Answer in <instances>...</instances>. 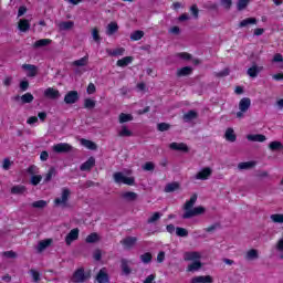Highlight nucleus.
I'll return each instance as SVG.
<instances>
[{
	"label": "nucleus",
	"instance_id": "14",
	"mask_svg": "<svg viewBox=\"0 0 283 283\" xmlns=\"http://www.w3.org/2000/svg\"><path fill=\"white\" fill-rule=\"evenodd\" d=\"M211 174H212L211 168L206 167V168H203L201 171H199V172L196 175V179H197V180H208L209 177L211 176Z\"/></svg>",
	"mask_w": 283,
	"mask_h": 283
},
{
	"label": "nucleus",
	"instance_id": "36",
	"mask_svg": "<svg viewBox=\"0 0 283 283\" xmlns=\"http://www.w3.org/2000/svg\"><path fill=\"white\" fill-rule=\"evenodd\" d=\"M224 136H226V140H228L229 143H235L237 136H235L233 128H228L226 130Z\"/></svg>",
	"mask_w": 283,
	"mask_h": 283
},
{
	"label": "nucleus",
	"instance_id": "47",
	"mask_svg": "<svg viewBox=\"0 0 283 283\" xmlns=\"http://www.w3.org/2000/svg\"><path fill=\"white\" fill-rule=\"evenodd\" d=\"M176 235H178V238H187L189 235V231L185 228L177 227Z\"/></svg>",
	"mask_w": 283,
	"mask_h": 283
},
{
	"label": "nucleus",
	"instance_id": "23",
	"mask_svg": "<svg viewBox=\"0 0 283 283\" xmlns=\"http://www.w3.org/2000/svg\"><path fill=\"white\" fill-rule=\"evenodd\" d=\"M185 123H191V120H196L198 118V113L196 111H189L182 116Z\"/></svg>",
	"mask_w": 283,
	"mask_h": 283
},
{
	"label": "nucleus",
	"instance_id": "26",
	"mask_svg": "<svg viewBox=\"0 0 283 283\" xmlns=\"http://www.w3.org/2000/svg\"><path fill=\"white\" fill-rule=\"evenodd\" d=\"M178 189H180V184L175 181V182L167 184L164 191L166 193H172V191H178Z\"/></svg>",
	"mask_w": 283,
	"mask_h": 283
},
{
	"label": "nucleus",
	"instance_id": "30",
	"mask_svg": "<svg viewBox=\"0 0 283 283\" xmlns=\"http://www.w3.org/2000/svg\"><path fill=\"white\" fill-rule=\"evenodd\" d=\"M261 70V66L253 65L252 67L248 69V75H250L251 78H255L260 74Z\"/></svg>",
	"mask_w": 283,
	"mask_h": 283
},
{
	"label": "nucleus",
	"instance_id": "10",
	"mask_svg": "<svg viewBox=\"0 0 283 283\" xmlns=\"http://www.w3.org/2000/svg\"><path fill=\"white\" fill-rule=\"evenodd\" d=\"M96 282L98 283H109V274L105 268L101 269L96 275Z\"/></svg>",
	"mask_w": 283,
	"mask_h": 283
},
{
	"label": "nucleus",
	"instance_id": "5",
	"mask_svg": "<svg viewBox=\"0 0 283 283\" xmlns=\"http://www.w3.org/2000/svg\"><path fill=\"white\" fill-rule=\"evenodd\" d=\"M78 102V92L76 91H70L65 96H64V103L66 105H74V103Z\"/></svg>",
	"mask_w": 283,
	"mask_h": 283
},
{
	"label": "nucleus",
	"instance_id": "6",
	"mask_svg": "<svg viewBox=\"0 0 283 283\" xmlns=\"http://www.w3.org/2000/svg\"><path fill=\"white\" fill-rule=\"evenodd\" d=\"M22 70H25V72H28L27 76H29L30 78H34V76H36V74L39 73V69L36 67V65L33 64H23Z\"/></svg>",
	"mask_w": 283,
	"mask_h": 283
},
{
	"label": "nucleus",
	"instance_id": "1",
	"mask_svg": "<svg viewBox=\"0 0 283 283\" xmlns=\"http://www.w3.org/2000/svg\"><path fill=\"white\" fill-rule=\"evenodd\" d=\"M71 193L72 192L69 190V188H63L61 197L54 199L55 207H62L65 209L67 207Z\"/></svg>",
	"mask_w": 283,
	"mask_h": 283
},
{
	"label": "nucleus",
	"instance_id": "59",
	"mask_svg": "<svg viewBox=\"0 0 283 283\" xmlns=\"http://www.w3.org/2000/svg\"><path fill=\"white\" fill-rule=\"evenodd\" d=\"M144 171H154L156 169V165L154 163L148 161L143 166Z\"/></svg>",
	"mask_w": 283,
	"mask_h": 283
},
{
	"label": "nucleus",
	"instance_id": "60",
	"mask_svg": "<svg viewBox=\"0 0 283 283\" xmlns=\"http://www.w3.org/2000/svg\"><path fill=\"white\" fill-rule=\"evenodd\" d=\"M123 54H125V49L123 48L115 49L112 52V56H123Z\"/></svg>",
	"mask_w": 283,
	"mask_h": 283
},
{
	"label": "nucleus",
	"instance_id": "35",
	"mask_svg": "<svg viewBox=\"0 0 283 283\" xmlns=\"http://www.w3.org/2000/svg\"><path fill=\"white\" fill-rule=\"evenodd\" d=\"M255 23H258V19L247 18L240 22L239 28H247V25H255Z\"/></svg>",
	"mask_w": 283,
	"mask_h": 283
},
{
	"label": "nucleus",
	"instance_id": "22",
	"mask_svg": "<svg viewBox=\"0 0 283 283\" xmlns=\"http://www.w3.org/2000/svg\"><path fill=\"white\" fill-rule=\"evenodd\" d=\"M19 98H21L22 105H25V104L32 103V101H34V95H32V93H25L21 97L19 95L15 96V101H19Z\"/></svg>",
	"mask_w": 283,
	"mask_h": 283
},
{
	"label": "nucleus",
	"instance_id": "42",
	"mask_svg": "<svg viewBox=\"0 0 283 283\" xmlns=\"http://www.w3.org/2000/svg\"><path fill=\"white\" fill-rule=\"evenodd\" d=\"M122 271L124 275H129L132 273V268H129V263H127V260H122Z\"/></svg>",
	"mask_w": 283,
	"mask_h": 283
},
{
	"label": "nucleus",
	"instance_id": "41",
	"mask_svg": "<svg viewBox=\"0 0 283 283\" xmlns=\"http://www.w3.org/2000/svg\"><path fill=\"white\" fill-rule=\"evenodd\" d=\"M145 36V32L137 30L130 34V41H140Z\"/></svg>",
	"mask_w": 283,
	"mask_h": 283
},
{
	"label": "nucleus",
	"instance_id": "13",
	"mask_svg": "<svg viewBox=\"0 0 283 283\" xmlns=\"http://www.w3.org/2000/svg\"><path fill=\"white\" fill-rule=\"evenodd\" d=\"M136 242H138V238L136 237H126L120 241V244H123L124 249H132Z\"/></svg>",
	"mask_w": 283,
	"mask_h": 283
},
{
	"label": "nucleus",
	"instance_id": "31",
	"mask_svg": "<svg viewBox=\"0 0 283 283\" xmlns=\"http://www.w3.org/2000/svg\"><path fill=\"white\" fill-rule=\"evenodd\" d=\"M50 43H52L51 39H41L34 42L33 48H46V45H50Z\"/></svg>",
	"mask_w": 283,
	"mask_h": 283
},
{
	"label": "nucleus",
	"instance_id": "11",
	"mask_svg": "<svg viewBox=\"0 0 283 283\" xmlns=\"http://www.w3.org/2000/svg\"><path fill=\"white\" fill-rule=\"evenodd\" d=\"M44 96L46 98H51L52 101H55L56 98H61V93L59 92V90L49 87L44 91Z\"/></svg>",
	"mask_w": 283,
	"mask_h": 283
},
{
	"label": "nucleus",
	"instance_id": "18",
	"mask_svg": "<svg viewBox=\"0 0 283 283\" xmlns=\"http://www.w3.org/2000/svg\"><path fill=\"white\" fill-rule=\"evenodd\" d=\"M193 73V67L191 66H184L177 70V76L180 78L182 76H190Z\"/></svg>",
	"mask_w": 283,
	"mask_h": 283
},
{
	"label": "nucleus",
	"instance_id": "39",
	"mask_svg": "<svg viewBox=\"0 0 283 283\" xmlns=\"http://www.w3.org/2000/svg\"><path fill=\"white\" fill-rule=\"evenodd\" d=\"M258 258H260V254L258 253V250H255V249H251L245 254L247 260H258Z\"/></svg>",
	"mask_w": 283,
	"mask_h": 283
},
{
	"label": "nucleus",
	"instance_id": "9",
	"mask_svg": "<svg viewBox=\"0 0 283 283\" xmlns=\"http://www.w3.org/2000/svg\"><path fill=\"white\" fill-rule=\"evenodd\" d=\"M169 148L174 151H184L185 154H188L189 151V146H187L185 143H171Z\"/></svg>",
	"mask_w": 283,
	"mask_h": 283
},
{
	"label": "nucleus",
	"instance_id": "21",
	"mask_svg": "<svg viewBox=\"0 0 283 283\" xmlns=\"http://www.w3.org/2000/svg\"><path fill=\"white\" fill-rule=\"evenodd\" d=\"M50 244H52V239H45L40 241L36 247L38 253H43V251H45V249H48Z\"/></svg>",
	"mask_w": 283,
	"mask_h": 283
},
{
	"label": "nucleus",
	"instance_id": "58",
	"mask_svg": "<svg viewBox=\"0 0 283 283\" xmlns=\"http://www.w3.org/2000/svg\"><path fill=\"white\" fill-rule=\"evenodd\" d=\"M92 36L95 43H101V35L98 34V29L94 28L92 31Z\"/></svg>",
	"mask_w": 283,
	"mask_h": 283
},
{
	"label": "nucleus",
	"instance_id": "2",
	"mask_svg": "<svg viewBox=\"0 0 283 283\" xmlns=\"http://www.w3.org/2000/svg\"><path fill=\"white\" fill-rule=\"evenodd\" d=\"M205 211H207V209H205V207L202 206H199V207L192 208L191 210L186 211L181 216V218L182 220H189L191 218H196V216H202Z\"/></svg>",
	"mask_w": 283,
	"mask_h": 283
},
{
	"label": "nucleus",
	"instance_id": "61",
	"mask_svg": "<svg viewBox=\"0 0 283 283\" xmlns=\"http://www.w3.org/2000/svg\"><path fill=\"white\" fill-rule=\"evenodd\" d=\"M229 74H230L229 69H224L223 71H220L219 73H216V76H217L218 78H222V77H224V76H229Z\"/></svg>",
	"mask_w": 283,
	"mask_h": 283
},
{
	"label": "nucleus",
	"instance_id": "40",
	"mask_svg": "<svg viewBox=\"0 0 283 283\" xmlns=\"http://www.w3.org/2000/svg\"><path fill=\"white\" fill-rule=\"evenodd\" d=\"M54 176H56V168L51 167L48 174L45 175L44 182L45 184L50 182L52 178H54Z\"/></svg>",
	"mask_w": 283,
	"mask_h": 283
},
{
	"label": "nucleus",
	"instance_id": "49",
	"mask_svg": "<svg viewBox=\"0 0 283 283\" xmlns=\"http://www.w3.org/2000/svg\"><path fill=\"white\" fill-rule=\"evenodd\" d=\"M248 6H249V0H238L237 2V9L239 12H242V10H247Z\"/></svg>",
	"mask_w": 283,
	"mask_h": 283
},
{
	"label": "nucleus",
	"instance_id": "8",
	"mask_svg": "<svg viewBox=\"0 0 283 283\" xmlns=\"http://www.w3.org/2000/svg\"><path fill=\"white\" fill-rule=\"evenodd\" d=\"M120 198L126 202H136V200H138V193L134 191H126L120 193Z\"/></svg>",
	"mask_w": 283,
	"mask_h": 283
},
{
	"label": "nucleus",
	"instance_id": "63",
	"mask_svg": "<svg viewBox=\"0 0 283 283\" xmlns=\"http://www.w3.org/2000/svg\"><path fill=\"white\" fill-rule=\"evenodd\" d=\"M3 255H4V258H9V259H14V258H17V252H14V251H6V252H3Z\"/></svg>",
	"mask_w": 283,
	"mask_h": 283
},
{
	"label": "nucleus",
	"instance_id": "19",
	"mask_svg": "<svg viewBox=\"0 0 283 283\" xmlns=\"http://www.w3.org/2000/svg\"><path fill=\"white\" fill-rule=\"evenodd\" d=\"M200 258H202L200 252H186L184 254V259L186 260V262H192L193 260H200Z\"/></svg>",
	"mask_w": 283,
	"mask_h": 283
},
{
	"label": "nucleus",
	"instance_id": "48",
	"mask_svg": "<svg viewBox=\"0 0 283 283\" xmlns=\"http://www.w3.org/2000/svg\"><path fill=\"white\" fill-rule=\"evenodd\" d=\"M60 30H72L74 28V22L73 21H65L61 22L59 24Z\"/></svg>",
	"mask_w": 283,
	"mask_h": 283
},
{
	"label": "nucleus",
	"instance_id": "25",
	"mask_svg": "<svg viewBox=\"0 0 283 283\" xmlns=\"http://www.w3.org/2000/svg\"><path fill=\"white\" fill-rule=\"evenodd\" d=\"M247 138L252 143H264V140H266V136L262 134L248 135Z\"/></svg>",
	"mask_w": 283,
	"mask_h": 283
},
{
	"label": "nucleus",
	"instance_id": "24",
	"mask_svg": "<svg viewBox=\"0 0 283 283\" xmlns=\"http://www.w3.org/2000/svg\"><path fill=\"white\" fill-rule=\"evenodd\" d=\"M192 283H213V279L209 275L207 276H195L191 280Z\"/></svg>",
	"mask_w": 283,
	"mask_h": 283
},
{
	"label": "nucleus",
	"instance_id": "4",
	"mask_svg": "<svg viewBox=\"0 0 283 283\" xmlns=\"http://www.w3.org/2000/svg\"><path fill=\"white\" fill-rule=\"evenodd\" d=\"M87 280V275H85V270L83 268L77 269L72 277V282L83 283Z\"/></svg>",
	"mask_w": 283,
	"mask_h": 283
},
{
	"label": "nucleus",
	"instance_id": "62",
	"mask_svg": "<svg viewBox=\"0 0 283 283\" xmlns=\"http://www.w3.org/2000/svg\"><path fill=\"white\" fill-rule=\"evenodd\" d=\"M221 3L223 6V8H226V10H231V6H233L232 0H221Z\"/></svg>",
	"mask_w": 283,
	"mask_h": 283
},
{
	"label": "nucleus",
	"instance_id": "55",
	"mask_svg": "<svg viewBox=\"0 0 283 283\" xmlns=\"http://www.w3.org/2000/svg\"><path fill=\"white\" fill-rule=\"evenodd\" d=\"M171 125L167 124V123H159L157 125V129L158 132H169Z\"/></svg>",
	"mask_w": 283,
	"mask_h": 283
},
{
	"label": "nucleus",
	"instance_id": "45",
	"mask_svg": "<svg viewBox=\"0 0 283 283\" xmlns=\"http://www.w3.org/2000/svg\"><path fill=\"white\" fill-rule=\"evenodd\" d=\"M269 147L271 151H280V149H283L282 142H271Z\"/></svg>",
	"mask_w": 283,
	"mask_h": 283
},
{
	"label": "nucleus",
	"instance_id": "57",
	"mask_svg": "<svg viewBox=\"0 0 283 283\" xmlns=\"http://www.w3.org/2000/svg\"><path fill=\"white\" fill-rule=\"evenodd\" d=\"M177 59H182L184 61H191V54L187 52H181L176 54Z\"/></svg>",
	"mask_w": 283,
	"mask_h": 283
},
{
	"label": "nucleus",
	"instance_id": "32",
	"mask_svg": "<svg viewBox=\"0 0 283 283\" xmlns=\"http://www.w3.org/2000/svg\"><path fill=\"white\" fill-rule=\"evenodd\" d=\"M25 191H27L25 186H21V185L13 186L11 188V193H13L14 196H21L25 193Z\"/></svg>",
	"mask_w": 283,
	"mask_h": 283
},
{
	"label": "nucleus",
	"instance_id": "16",
	"mask_svg": "<svg viewBox=\"0 0 283 283\" xmlns=\"http://www.w3.org/2000/svg\"><path fill=\"white\" fill-rule=\"evenodd\" d=\"M251 107V98L249 97H243L239 102V109L240 112H249V108Z\"/></svg>",
	"mask_w": 283,
	"mask_h": 283
},
{
	"label": "nucleus",
	"instance_id": "46",
	"mask_svg": "<svg viewBox=\"0 0 283 283\" xmlns=\"http://www.w3.org/2000/svg\"><path fill=\"white\" fill-rule=\"evenodd\" d=\"M31 207H33V209H45V207H48V201L45 200H38L34 201Z\"/></svg>",
	"mask_w": 283,
	"mask_h": 283
},
{
	"label": "nucleus",
	"instance_id": "28",
	"mask_svg": "<svg viewBox=\"0 0 283 283\" xmlns=\"http://www.w3.org/2000/svg\"><path fill=\"white\" fill-rule=\"evenodd\" d=\"M81 145H83V147H86V149H92L93 151L97 149L96 143L90 140V139H81Z\"/></svg>",
	"mask_w": 283,
	"mask_h": 283
},
{
	"label": "nucleus",
	"instance_id": "7",
	"mask_svg": "<svg viewBox=\"0 0 283 283\" xmlns=\"http://www.w3.org/2000/svg\"><path fill=\"white\" fill-rule=\"evenodd\" d=\"M78 228H75L70 231V233L65 237V243L67 244V247H70V244H72L74 240H78Z\"/></svg>",
	"mask_w": 283,
	"mask_h": 283
},
{
	"label": "nucleus",
	"instance_id": "29",
	"mask_svg": "<svg viewBox=\"0 0 283 283\" xmlns=\"http://www.w3.org/2000/svg\"><path fill=\"white\" fill-rule=\"evenodd\" d=\"M88 62H90V57L85 55L84 57L74 61L72 65H74V67H85V65H87Z\"/></svg>",
	"mask_w": 283,
	"mask_h": 283
},
{
	"label": "nucleus",
	"instance_id": "12",
	"mask_svg": "<svg viewBox=\"0 0 283 283\" xmlns=\"http://www.w3.org/2000/svg\"><path fill=\"white\" fill-rule=\"evenodd\" d=\"M96 165V159L90 157L85 163L80 166L81 171H92V168Z\"/></svg>",
	"mask_w": 283,
	"mask_h": 283
},
{
	"label": "nucleus",
	"instance_id": "34",
	"mask_svg": "<svg viewBox=\"0 0 283 283\" xmlns=\"http://www.w3.org/2000/svg\"><path fill=\"white\" fill-rule=\"evenodd\" d=\"M202 269V262L200 261H195L191 264L188 265L187 271L193 273L196 271H200Z\"/></svg>",
	"mask_w": 283,
	"mask_h": 283
},
{
	"label": "nucleus",
	"instance_id": "53",
	"mask_svg": "<svg viewBox=\"0 0 283 283\" xmlns=\"http://www.w3.org/2000/svg\"><path fill=\"white\" fill-rule=\"evenodd\" d=\"M84 107L86 109H94V107H96V101L92 99V98H86L84 101Z\"/></svg>",
	"mask_w": 283,
	"mask_h": 283
},
{
	"label": "nucleus",
	"instance_id": "52",
	"mask_svg": "<svg viewBox=\"0 0 283 283\" xmlns=\"http://www.w3.org/2000/svg\"><path fill=\"white\" fill-rule=\"evenodd\" d=\"M129 120H134V116L129 115V114H125V113H122L119 115V123L123 124V123H129Z\"/></svg>",
	"mask_w": 283,
	"mask_h": 283
},
{
	"label": "nucleus",
	"instance_id": "27",
	"mask_svg": "<svg viewBox=\"0 0 283 283\" xmlns=\"http://www.w3.org/2000/svg\"><path fill=\"white\" fill-rule=\"evenodd\" d=\"M18 28L20 32H28V30H30V21L25 19L20 20Z\"/></svg>",
	"mask_w": 283,
	"mask_h": 283
},
{
	"label": "nucleus",
	"instance_id": "3",
	"mask_svg": "<svg viewBox=\"0 0 283 283\" xmlns=\"http://www.w3.org/2000/svg\"><path fill=\"white\" fill-rule=\"evenodd\" d=\"M55 154H70L72 151V145L67 143H60L53 146Z\"/></svg>",
	"mask_w": 283,
	"mask_h": 283
},
{
	"label": "nucleus",
	"instance_id": "56",
	"mask_svg": "<svg viewBox=\"0 0 283 283\" xmlns=\"http://www.w3.org/2000/svg\"><path fill=\"white\" fill-rule=\"evenodd\" d=\"M41 180H43V176L34 175L31 177V185H33V187H36V185H39V182H41Z\"/></svg>",
	"mask_w": 283,
	"mask_h": 283
},
{
	"label": "nucleus",
	"instance_id": "64",
	"mask_svg": "<svg viewBox=\"0 0 283 283\" xmlns=\"http://www.w3.org/2000/svg\"><path fill=\"white\" fill-rule=\"evenodd\" d=\"M276 251L283 253V237L276 243Z\"/></svg>",
	"mask_w": 283,
	"mask_h": 283
},
{
	"label": "nucleus",
	"instance_id": "51",
	"mask_svg": "<svg viewBox=\"0 0 283 283\" xmlns=\"http://www.w3.org/2000/svg\"><path fill=\"white\" fill-rule=\"evenodd\" d=\"M33 282H41V273H39V271L34 270V269H31L29 271Z\"/></svg>",
	"mask_w": 283,
	"mask_h": 283
},
{
	"label": "nucleus",
	"instance_id": "43",
	"mask_svg": "<svg viewBox=\"0 0 283 283\" xmlns=\"http://www.w3.org/2000/svg\"><path fill=\"white\" fill-rule=\"evenodd\" d=\"M139 258L144 264H149V262H151V260H154V255H151V252H146V253L142 254Z\"/></svg>",
	"mask_w": 283,
	"mask_h": 283
},
{
	"label": "nucleus",
	"instance_id": "37",
	"mask_svg": "<svg viewBox=\"0 0 283 283\" xmlns=\"http://www.w3.org/2000/svg\"><path fill=\"white\" fill-rule=\"evenodd\" d=\"M160 218H163V213L154 212L153 216L147 219V224H156Z\"/></svg>",
	"mask_w": 283,
	"mask_h": 283
},
{
	"label": "nucleus",
	"instance_id": "38",
	"mask_svg": "<svg viewBox=\"0 0 283 283\" xmlns=\"http://www.w3.org/2000/svg\"><path fill=\"white\" fill-rule=\"evenodd\" d=\"M255 167V161H245V163H240L238 165V169L244 170V169H253Z\"/></svg>",
	"mask_w": 283,
	"mask_h": 283
},
{
	"label": "nucleus",
	"instance_id": "33",
	"mask_svg": "<svg viewBox=\"0 0 283 283\" xmlns=\"http://www.w3.org/2000/svg\"><path fill=\"white\" fill-rule=\"evenodd\" d=\"M133 61H134V57L125 56L117 61V66L118 67H127V65H129V63H132Z\"/></svg>",
	"mask_w": 283,
	"mask_h": 283
},
{
	"label": "nucleus",
	"instance_id": "20",
	"mask_svg": "<svg viewBox=\"0 0 283 283\" xmlns=\"http://www.w3.org/2000/svg\"><path fill=\"white\" fill-rule=\"evenodd\" d=\"M118 32V23L111 22L106 27V34L107 36H113V34H116Z\"/></svg>",
	"mask_w": 283,
	"mask_h": 283
},
{
	"label": "nucleus",
	"instance_id": "50",
	"mask_svg": "<svg viewBox=\"0 0 283 283\" xmlns=\"http://www.w3.org/2000/svg\"><path fill=\"white\" fill-rule=\"evenodd\" d=\"M270 219L272 220V222H274L276 224L283 223V214H280V213L271 214Z\"/></svg>",
	"mask_w": 283,
	"mask_h": 283
},
{
	"label": "nucleus",
	"instance_id": "15",
	"mask_svg": "<svg viewBox=\"0 0 283 283\" xmlns=\"http://www.w3.org/2000/svg\"><path fill=\"white\" fill-rule=\"evenodd\" d=\"M117 136H119V138H129L134 136V133L129 130V128L126 125H123L120 129L117 132Z\"/></svg>",
	"mask_w": 283,
	"mask_h": 283
},
{
	"label": "nucleus",
	"instance_id": "44",
	"mask_svg": "<svg viewBox=\"0 0 283 283\" xmlns=\"http://www.w3.org/2000/svg\"><path fill=\"white\" fill-rule=\"evenodd\" d=\"M85 242L87 244H94V242H98V234L96 232L88 234L85 239Z\"/></svg>",
	"mask_w": 283,
	"mask_h": 283
},
{
	"label": "nucleus",
	"instance_id": "54",
	"mask_svg": "<svg viewBox=\"0 0 283 283\" xmlns=\"http://www.w3.org/2000/svg\"><path fill=\"white\" fill-rule=\"evenodd\" d=\"M124 174L123 172H115L113 175V178H114V181L117 184V185H120L123 184V178H124Z\"/></svg>",
	"mask_w": 283,
	"mask_h": 283
},
{
	"label": "nucleus",
	"instance_id": "17",
	"mask_svg": "<svg viewBox=\"0 0 283 283\" xmlns=\"http://www.w3.org/2000/svg\"><path fill=\"white\" fill-rule=\"evenodd\" d=\"M198 200V195H192L190 200L186 201V203L184 205V210L186 211H191L193 209V205H196ZM185 211V213H186Z\"/></svg>",
	"mask_w": 283,
	"mask_h": 283
}]
</instances>
